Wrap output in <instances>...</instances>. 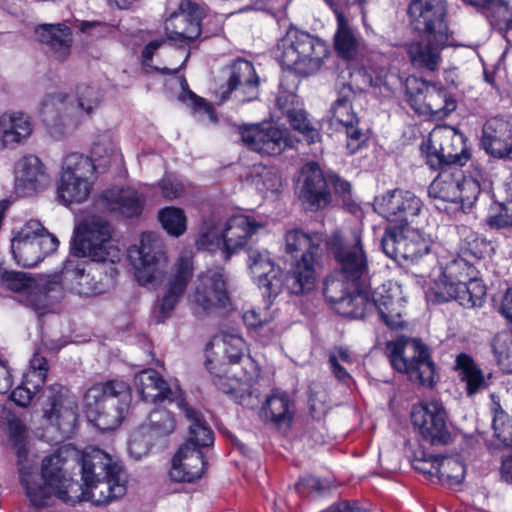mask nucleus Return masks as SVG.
<instances>
[{
  "label": "nucleus",
  "instance_id": "2",
  "mask_svg": "<svg viewBox=\"0 0 512 512\" xmlns=\"http://www.w3.org/2000/svg\"><path fill=\"white\" fill-rule=\"evenodd\" d=\"M71 251L73 257L64 263L60 277L53 278L60 284V290L52 293L56 299L65 284H70L74 292L84 296L102 294L113 286L117 275L115 267L102 278V267H90L87 271V262L79 259L88 257L94 262L113 265L121 260L123 252L112 238V227L106 220L93 216L81 223L75 229Z\"/></svg>",
  "mask_w": 512,
  "mask_h": 512
},
{
  "label": "nucleus",
  "instance_id": "3",
  "mask_svg": "<svg viewBox=\"0 0 512 512\" xmlns=\"http://www.w3.org/2000/svg\"><path fill=\"white\" fill-rule=\"evenodd\" d=\"M338 265L339 271L328 276L324 282V296L328 302L345 306L354 286L358 281L369 276L367 255L362 244L359 228L347 234L334 233L327 243Z\"/></svg>",
  "mask_w": 512,
  "mask_h": 512
},
{
  "label": "nucleus",
  "instance_id": "55",
  "mask_svg": "<svg viewBox=\"0 0 512 512\" xmlns=\"http://www.w3.org/2000/svg\"><path fill=\"white\" fill-rule=\"evenodd\" d=\"M492 427L495 437L505 446L512 444V419L501 408L494 411Z\"/></svg>",
  "mask_w": 512,
  "mask_h": 512
},
{
  "label": "nucleus",
  "instance_id": "22",
  "mask_svg": "<svg viewBox=\"0 0 512 512\" xmlns=\"http://www.w3.org/2000/svg\"><path fill=\"white\" fill-rule=\"evenodd\" d=\"M411 420L422 438L431 444H445L450 434L447 428V413L441 402L424 401L413 407Z\"/></svg>",
  "mask_w": 512,
  "mask_h": 512
},
{
  "label": "nucleus",
  "instance_id": "36",
  "mask_svg": "<svg viewBox=\"0 0 512 512\" xmlns=\"http://www.w3.org/2000/svg\"><path fill=\"white\" fill-rule=\"evenodd\" d=\"M101 202L107 210L133 218L141 215L145 195L133 187H113L102 194Z\"/></svg>",
  "mask_w": 512,
  "mask_h": 512
},
{
  "label": "nucleus",
  "instance_id": "6",
  "mask_svg": "<svg viewBox=\"0 0 512 512\" xmlns=\"http://www.w3.org/2000/svg\"><path fill=\"white\" fill-rule=\"evenodd\" d=\"M130 386L122 380H110L91 386L83 398L89 422L101 431L116 429L124 420L131 404Z\"/></svg>",
  "mask_w": 512,
  "mask_h": 512
},
{
  "label": "nucleus",
  "instance_id": "33",
  "mask_svg": "<svg viewBox=\"0 0 512 512\" xmlns=\"http://www.w3.org/2000/svg\"><path fill=\"white\" fill-rule=\"evenodd\" d=\"M206 462L200 449L183 444L172 460L169 476L176 482H193L202 477Z\"/></svg>",
  "mask_w": 512,
  "mask_h": 512
},
{
  "label": "nucleus",
  "instance_id": "38",
  "mask_svg": "<svg viewBox=\"0 0 512 512\" xmlns=\"http://www.w3.org/2000/svg\"><path fill=\"white\" fill-rule=\"evenodd\" d=\"M47 371V360L39 354H34L30 360L29 369L24 374L22 383L11 393L12 401L19 406H27L36 391L45 383Z\"/></svg>",
  "mask_w": 512,
  "mask_h": 512
},
{
  "label": "nucleus",
  "instance_id": "5",
  "mask_svg": "<svg viewBox=\"0 0 512 512\" xmlns=\"http://www.w3.org/2000/svg\"><path fill=\"white\" fill-rule=\"evenodd\" d=\"M266 223L245 214L223 218L213 214L201 225L196 246L209 252L221 251L225 258L239 252Z\"/></svg>",
  "mask_w": 512,
  "mask_h": 512
},
{
  "label": "nucleus",
  "instance_id": "35",
  "mask_svg": "<svg viewBox=\"0 0 512 512\" xmlns=\"http://www.w3.org/2000/svg\"><path fill=\"white\" fill-rule=\"evenodd\" d=\"M247 266L253 281L259 287L267 289L271 295L280 292L282 282L278 277L279 269L275 267L268 251L249 249Z\"/></svg>",
  "mask_w": 512,
  "mask_h": 512
},
{
  "label": "nucleus",
  "instance_id": "28",
  "mask_svg": "<svg viewBox=\"0 0 512 512\" xmlns=\"http://www.w3.org/2000/svg\"><path fill=\"white\" fill-rule=\"evenodd\" d=\"M134 386L145 402H175L178 407L179 400L183 399L180 387L177 384L168 386L158 372L153 369L142 370L136 374Z\"/></svg>",
  "mask_w": 512,
  "mask_h": 512
},
{
  "label": "nucleus",
  "instance_id": "47",
  "mask_svg": "<svg viewBox=\"0 0 512 512\" xmlns=\"http://www.w3.org/2000/svg\"><path fill=\"white\" fill-rule=\"evenodd\" d=\"M285 242L286 251L288 253L302 251V254L321 255V246L324 242V238L320 233L310 235L302 230L294 229L287 232Z\"/></svg>",
  "mask_w": 512,
  "mask_h": 512
},
{
  "label": "nucleus",
  "instance_id": "7",
  "mask_svg": "<svg viewBox=\"0 0 512 512\" xmlns=\"http://www.w3.org/2000/svg\"><path fill=\"white\" fill-rule=\"evenodd\" d=\"M100 101L95 87L81 84L76 90V99L64 92L48 95L42 104V117L50 136L56 140L63 138L77 123L72 119L82 113L91 114Z\"/></svg>",
  "mask_w": 512,
  "mask_h": 512
},
{
  "label": "nucleus",
  "instance_id": "30",
  "mask_svg": "<svg viewBox=\"0 0 512 512\" xmlns=\"http://www.w3.org/2000/svg\"><path fill=\"white\" fill-rule=\"evenodd\" d=\"M481 144L486 153L498 159H512V122L489 119L483 126Z\"/></svg>",
  "mask_w": 512,
  "mask_h": 512
},
{
  "label": "nucleus",
  "instance_id": "17",
  "mask_svg": "<svg viewBox=\"0 0 512 512\" xmlns=\"http://www.w3.org/2000/svg\"><path fill=\"white\" fill-rule=\"evenodd\" d=\"M229 300L226 278L222 268L209 269L200 274L194 289L188 295L193 313L202 316L225 306Z\"/></svg>",
  "mask_w": 512,
  "mask_h": 512
},
{
  "label": "nucleus",
  "instance_id": "58",
  "mask_svg": "<svg viewBox=\"0 0 512 512\" xmlns=\"http://www.w3.org/2000/svg\"><path fill=\"white\" fill-rule=\"evenodd\" d=\"M8 430L11 440L14 442L15 445L22 446L25 438H26V427L22 424V422L18 419H12L9 421L8 424ZM24 454V449L22 447H19L18 449V458H19V467H21V464H24L22 462V456Z\"/></svg>",
  "mask_w": 512,
  "mask_h": 512
},
{
  "label": "nucleus",
  "instance_id": "46",
  "mask_svg": "<svg viewBox=\"0 0 512 512\" xmlns=\"http://www.w3.org/2000/svg\"><path fill=\"white\" fill-rule=\"evenodd\" d=\"M90 158L95 164L96 169L106 168L111 164H120L122 154L120 152L118 141L110 133H104L97 136L91 148Z\"/></svg>",
  "mask_w": 512,
  "mask_h": 512
},
{
  "label": "nucleus",
  "instance_id": "62",
  "mask_svg": "<svg viewBox=\"0 0 512 512\" xmlns=\"http://www.w3.org/2000/svg\"><path fill=\"white\" fill-rule=\"evenodd\" d=\"M243 321L249 328L261 327L267 320L254 309L247 310L243 313Z\"/></svg>",
  "mask_w": 512,
  "mask_h": 512
},
{
  "label": "nucleus",
  "instance_id": "21",
  "mask_svg": "<svg viewBox=\"0 0 512 512\" xmlns=\"http://www.w3.org/2000/svg\"><path fill=\"white\" fill-rule=\"evenodd\" d=\"M408 21L419 34H451L446 22V0H411L407 7Z\"/></svg>",
  "mask_w": 512,
  "mask_h": 512
},
{
  "label": "nucleus",
  "instance_id": "27",
  "mask_svg": "<svg viewBox=\"0 0 512 512\" xmlns=\"http://www.w3.org/2000/svg\"><path fill=\"white\" fill-rule=\"evenodd\" d=\"M193 274L191 258L181 256L174 265L172 274L168 281V288L164 296L159 300L155 310L157 322H163L170 316L172 311L183 296L187 284Z\"/></svg>",
  "mask_w": 512,
  "mask_h": 512
},
{
  "label": "nucleus",
  "instance_id": "60",
  "mask_svg": "<svg viewBox=\"0 0 512 512\" xmlns=\"http://www.w3.org/2000/svg\"><path fill=\"white\" fill-rule=\"evenodd\" d=\"M110 27L100 22H82L80 30L83 33L90 34L95 38L103 37L110 32Z\"/></svg>",
  "mask_w": 512,
  "mask_h": 512
},
{
  "label": "nucleus",
  "instance_id": "51",
  "mask_svg": "<svg viewBox=\"0 0 512 512\" xmlns=\"http://www.w3.org/2000/svg\"><path fill=\"white\" fill-rule=\"evenodd\" d=\"M158 220L163 229L171 236L179 237L187 229L185 212L178 207H165L158 212Z\"/></svg>",
  "mask_w": 512,
  "mask_h": 512
},
{
  "label": "nucleus",
  "instance_id": "26",
  "mask_svg": "<svg viewBox=\"0 0 512 512\" xmlns=\"http://www.w3.org/2000/svg\"><path fill=\"white\" fill-rule=\"evenodd\" d=\"M224 73L227 78V89L221 94L225 101L235 91L239 102L256 99L259 94L260 79L252 62L238 58L226 66Z\"/></svg>",
  "mask_w": 512,
  "mask_h": 512
},
{
  "label": "nucleus",
  "instance_id": "29",
  "mask_svg": "<svg viewBox=\"0 0 512 512\" xmlns=\"http://www.w3.org/2000/svg\"><path fill=\"white\" fill-rule=\"evenodd\" d=\"M15 187L23 195L37 192L49 181L43 161L34 154L22 156L14 167Z\"/></svg>",
  "mask_w": 512,
  "mask_h": 512
},
{
  "label": "nucleus",
  "instance_id": "37",
  "mask_svg": "<svg viewBox=\"0 0 512 512\" xmlns=\"http://www.w3.org/2000/svg\"><path fill=\"white\" fill-rule=\"evenodd\" d=\"M482 13L512 44V4L506 0H462Z\"/></svg>",
  "mask_w": 512,
  "mask_h": 512
},
{
  "label": "nucleus",
  "instance_id": "19",
  "mask_svg": "<svg viewBox=\"0 0 512 512\" xmlns=\"http://www.w3.org/2000/svg\"><path fill=\"white\" fill-rule=\"evenodd\" d=\"M2 284L13 292L23 295L27 305L45 313L56 299L52 293L60 290V284L52 278H30L22 272H5Z\"/></svg>",
  "mask_w": 512,
  "mask_h": 512
},
{
  "label": "nucleus",
  "instance_id": "8",
  "mask_svg": "<svg viewBox=\"0 0 512 512\" xmlns=\"http://www.w3.org/2000/svg\"><path fill=\"white\" fill-rule=\"evenodd\" d=\"M436 169L440 172L429 186V196L457 204L463 212L471 209L480 192L491 185L485 171L477 165H472L467 174L452 166H437Z\"/></svg>",
  "mask_w": 512,
  "mask_h": 512
},
{
  "label": "nucleus",
  "instance_id": "53",
  "mask_svg": "<svg viewBox=\"0 0 512 512\" xmlns=\"http://www.w3.org/2000/svg\"><path fill=\"white\" fill-rule=\"evenodd\" d=\"M286 116L292 128L298 131L309 144L320 140L321 136L318 129L310 123L303 110L288 109Z\"/></svg>",
  "mask_w": 512,
  "mask_h": 512
},
{
  "label": "nucleus",
  "instance_id": "54",
  "mask_svg": "<svg viewBox=\"0 0 512 512\" xmlns=\"http://www.w3.org/2000/svg\"><path fill=\"white\" fill-rule=\"evenodd\" d=\"M149 427L159 436L172 433L175 429V419L171 412L165 408H157L149 415Z\"/></svg>",
  "mask_w": 512,
  "mask_h": 512
},
{
  "label": "nucleus",
  "instance_id": "1",
  "mask_svg": "<svg viewBox=\"0 0 512 512\" xmlns=\"http://www.w3.org/2000/svg\"><path fill=\"white\" fill-rule=\"evenodd\" d=\"M63 452L46 456L42 460L39 481L26 464L19 467L22 484L33 505L50 506L56 500L75 504L82 500L104 505L126 493L127 474L118 458L95 447L85 449L81 457L83 485L73 479L65 469Z\"/></svg>",
  "mask_w": 512,
  "mask_h": 512
},
{
  "label": "nucleus",
  "instance_id": "57",
  "mask_svg": "<svg viewBox=\"0 0 512 512\" xmlns=\"http://www.w3.org/2000/svg\"><path fill=\"white\" fill-rule=\"evenodd\" d=\"M180 85L182 92L179 95V99L181 101L191 105L195 110H203L208 114L212 112L211 106L203 98L198 97L188 89L187 81L184 78L180 80Z\"/></svg>",
  "mask_w": 512,
  "mask_h": 512
},
{
  "label": "nucleus",
  "instance_id": "41",
  "mask_svg": "<svg viewBox=\"0 0 512 512\" xmlns=\"http://www.w3.org/2000/svg\"><path fill=\"white\" fill-rule=\"evenodd\" d=\"M36 38L47 44L54 57L59 60L66 59L71 50V29L65 24H43L35 29Z\"/></svg>",
  "mask_w": 512,
  "mask_h": 512
},
{
  "label": "nucleus",
  "instance_id": "25",
  "mask_svg": "<svg viewBox=\"0 0 512 512\" xmlns=\"http://www.w3.org/2000/svg\"><path fill=\"white\" fill-rule=\"evenodd\" d=\"M423 203L413 192L395 189L375 199V211L394 223H408L419 215Z\"/></svg>",
  "mask_w": 512,
  "mask_h": 512
},
{
  "label": "nucleus",
  "instance_id": "10",
  "mask_svg": "<svg viewBox=\"0 0 512 512\" xmlns=\"http://www.w3.org/2000/svg\"><path fill=\"white\" fill-rule=\"evenodd\" d=\"M136 281L141 286H158L165 275L168 258L162 238L153 232L141 234L138 244L128 249Z\"/></svg>",
  "mask_w": 512,
  "mask_h": 512
},
{
  "label": "nucleus",
  "instance_id": "11",
  "mask_svg": "<svg viewBox=\"0 0 512 512\" xmlns=\"http://www.w3.org/2000/svg\"><path fill=\"white\" fill-rule=\"evenodd\" d=\"M95 170L90 157L78 152L67 154L62 161L57 186L59 200L65 205L88 200L94 185Z\"/></svg>",
  "mask_w": 512,
  "mask_h": 512
},
{
  "label": "nucleus",
  "instance_id": "61",
  "mask_svg": "<svg viewBox=\"0 0 512 512\" xmlns=\"http://www.w3.org/2000/svg\"><path fill=\"white\" fill-rule=\"evenodd\" d=\"M375 76L373 77L366 70L364 71L363 77L364 82L371 87H381L385 84L387 71L385 68H380L374 71Z\"/></svg>",
  "mask_w": 512,
  "mask_h": 512
},
{
  "label": "nucleus",
  "instance_id": "59",
  "mask_svg": "<svg viewBox=\"0 0 512 512\" xmlns=\"http://www.w3.org/2000/svg\"><path fill=\"white\" fill-rule=\"evenodd\" d=\"M160 188L163 197L168 200L176 199L180 197L184 192L183 185L176 179H172L170 177H165L161 180Z\"/></svg>",
  "mask_w": 512,
  "mask_h": 512
},
{
  "label": "nucleus",
  "instance_id": "34",
  "mask_svg": "<svg viewBox=\"0 0 512 512\" xmlns=\"http://www.w3.org/2000/svg\"><path fill=\"white\" fill-rule=\"evenodd\" d=\"M299 197L312 210L328 203L327 184L319 165L315 162L305 164L301 170Z\"/></svg>",
  "mask_w": 512,
  "mask_h": 512
},
{
  "label": "nucleus",
  "instance_id": "18",
  "mask_svg": "<svg viewBox=\"0 0 512 512\" xmlns=\"http://www.w3.org/2000/svg\"><path fill=\"white\" fill-rule=\"evenodd\" d=\"M431 240L408 225L387 229L381 240L383 252L391 259L416 262L430 251Z\"/></svg>",
  "mask_w": 512,
  "mask_h": 512
},
{
  "label": "nucleus",
  "instance_id": "64",
  "mask_svg": "<svg viewBox=\"0 0 512 512\" xmlns=\"http://www.w3.org/2000/svg\"><path fill=\"white\" fill-rule=\"evenodd\" d=\"M501 314L512 324V289L505 293L501 307Z\"/></svg>",
  "mask_w": 512,
  "mask_h": 512
},
{
  "label": "nucleus",
  "instance_id": "12",
  "mask_svg": "<svg viewBox=\"0 0 512 512\" xmlns=\"http://www.w3.org/2000/svg\"><path fill=\"white\" fill-rule=\"evenodd\" d=\"M43 418L50 424L57 435L51 438L61 442L74 432L78 419L77 399L69 390L53 384L47 387L39 398Z\"/></svg>",
  "mask_w": 512,
  "mask_h": 512
},
{
  "label": "nucleus",
  "instance_id": "56",
  "mask_svg": "<svg viewBox=\"0 0 512 512\" xmlns=\"http://www.w3.org/2000/svg\"><path fill=\"white\" fill-rule=\"evenodd\" d=\"M487 223L491 228H512V199L494 206Z\"/></svg>",
  "mask_w": 512,
  "mask_h": 512
},
{
  "label": "nucleus",
  "instance_id": "31",
  "mask_svg": "<svg viewBox=\"0 0 512 512\" xmlns=\"http://www.w3.org/2000/svg\"><path fill=\"white\" fill-rule=\"evenodd\" d=\"M405 299L397 284L382 285L376 290V307L380 318L390 329H402L404 320Z\"/></svg>",
  "mask_w": 512,
  "mask_h": 512
},
{
  "label": "nucleus",
  "instance_id": "14",
  "mask_svg": "<svg viewBox=\"0 0 512 512\" xmlns=\"http://www.w3.org/2000/svg\"><path fill=\"white\" fill-rule=\"evenodd\" d=\"M59 241L37 220H29L11 242L13 256L25 268L36 266L44 257L58 248Z\"/></svg>",
  "mask_w": 512,
  "mask_h": 512
},
{
  "label": "nucleus",
  "instance_id": "16",
  "mask_svg": "<svg viewBox=\"0 0 512 512\" xmlns=\"http://www.w3.org/2000/svg\"><path fill=\"white\" fill-rule=\"evenodd\" d=\"M470 158L465 136L451 126H436L430 133L427 146V164L463 166Z\"/></svg>",
  "mask_w": 512,
  "mask_h": 512
},
{
  "label": "nucleus",
  "instance_id": "15",
  "mask_svg": "<svg viewBox=\"0 0 512 512\" xmlns=\"http://www.w3.org/2000/svg\"><path fill=\"white\" fill-rule=\"evenodd\" d=\"M406 100L419 114L436 119L448 116L456 109V101L439 83H430L416 76L406 79Z\"/></svg>",
  "mask_w": 512,
  "mask_h": 512
},
{
  "label": "nucleus",
  "instance_id": "44",
  "mask_svg": "<svg viewBox=\"0 0 512 512\" xmlns=\"http://www.w3.org/2000/svg\"><path fill=\"white\" fill-rule=\"evenodd\" d=\"M421 471L432 477H437L448 485H457L463 481L466 468L459 457L435 456L431 460V467L422 468Z\"/></svg>",
  "mask_w": 512,
  "mask_h": 512
},
{
  "label": "nucleus",
  "instance_id": "50",
  "mask_svg": "<svg viewBox=\"0 0 512 512\" xmlns=\"http://www.w3.org/2000/svg\"><path fill=\"white\" fill-rule=\"evenodd\" d=\"M224 356L230 363H238L248 351L247 344L240 331L233 327H225L217 338Z\"/></svg>",
  "mask_w": 512,
  "mask_h": 512
},
{
  "label": "nucleus",
  "instance_id": "13",
  "mask_svg": "<svg viewBox=\"0 0 512 512\" xmlns=\"http://www.w3.org/2000/svg\"><path fill=\"white\" fill-rule=\"evenodd\" d=\"M392 367L425 386L434 384L435 369L428 348L417 339L389 343Z\"/></svg>",
  "mask_w": 512,
  "mask_h": 512
},
{
  "label": "nucleus",
  "instance_id": "4",
  "mask_svg": "<svg viewBox=\"0 0 512 512\" xmlns=\"http://www.w3.org/2000/svg\"><path fill=\"white\" fill-rule=\"evenodd\" d=\"M430 277L426 291L430 301L455 300L464 308L481 307L485 301L486 287L478 278V271L463 258H455L433 270Z\"/></svg>",
  "mask_w": 512,
  "mask_h": 512
},
{
  "label": "nucleus",
  "instance_id": "40",
  "mask_svg": "<svg viewBox=\"0 0 512 512\" xmlns=\"http://www.w3.org/2000/svg\"><path fill=\"white\" fill-rule=\"evenodd\" d=\"M1 116L8 148L24 145L34 132L32 117L17 110L6 111Z\"/></svg>",
  "mask_w": 512,
  "mask_h": 512
},
{
  "label": "nucleus",
  "instance_id": "52",
  "mask_svg": "<svg viewBox=\"0 0 512 512\" xmlns=\"http://www.w3.org/2000/svg\"><path fill=\"white\" fill-rule=\"evenodd\" d=\"M492 350L500 369L512 374V333L501 331L496 334L492 341Z\"/></svg>",
  "mask_w": 512,
  "mask_h": 512
},
{
  "label": "nucleus",
  "instance_id": "9",
  "mask_svg": "<svg viewBox=\"0 0 512 512\" xmlns=\"http://www.w3.org/2000/svg\"><path fill=\"white\" fill-rule=\"evenodd\" d=\"M328 55L325 41L295 27L287 30L274 50V57L282 67L300 75L318 71Z\"/></svg>",
  "mask_w": 512,
  "mask_h": 512
},
{
  "label": "nucleus",
  "instance_id": "43",
  "mask_svg": "<svg viewBox=\"0 0 512 512\" xmlns=\"http://www.w3.org/2000/svg\"><path fill=\"white\" fill-rule=\"evenodd\" d=\"M336 19L337 28L333 37L334 49L340 58L353 60L360 51L361 39L343 13H337Z\"/></svg>",
  "mask_w": 512,
  "mask_h": 512
},
{
  "label": "nucleus",
  "instance_id": "32",
  "mask_svg": "<svg viewBox=\"0 0 512 512\" xmlns=\"http://www.w3.org/2000/svg\"><path fill=\"white\" fill-rule=\"evenodd\" d=\"M332 121L342 125L346 134V150L355 154L366 142L367 137L358 127L359 119L348 97L338 98L331 107Z\"/></svg>",
  "mask_w": 512,
  "mask_h": 512
},
{
  "label": "nucleus",
  "instance_id": "49",
  "mask_svg": "<svg viewBox=\"0 0 512 512\" xmlns=\"http://www.w3.org/2000/svg\"><path fill=\"white\" fill-rule=\"evenodd\" d=\"M455 368L461 380L466 383L468 394H474L485 386L484 375L471 356L464 353L458 355Z\"/></svg>",
  "mask_w": 512,
  "mask_h": 512
},
{
  "label": "nucleus",
  "instance_id": "39",
  "mask_svg": "<svg viewBox=\"0 0 512 512\" xmlns=\"http://www.w3.org/2000/svg\"><path fill=\"white\" fill-rule=\"evenodd\" d=\"M320 255L302 254L286 276V286L295 295L307 293L315 288L317 281V258Z\"/></svg>",
  "mask_w": 512,
  "mask_h": 512
},
{
  "label": "nucleus",
  "instance_id": "45",
  "mask_svg": "<svg viewBox=\"0 0 512 512\" xmlns=\"http://www.w3.org/2000/svg\"><path fill=\"white\" fill-rule=\"evenodd\" d=\"M178 408L181 409L189 424V437L186 443L190 446L200 448L210 446L214 442V435L211 429L204 423L201 415L188 406L184 399L178 402Z\"/></svg>",
  "mask_w": 512,
  "mask_h": 512
},
{
  "label": "nucleus",
  "instance_id": "20",
  "mask_svg": "<svg viewBox=\"0 0 512 512\" xmlns=\"http://www.w3.org/2000/svg\"><path fill=\"white\" fill-rule=\"evenodd\" d=\"M239 131L243 144L260 154L279 155L285 149L294 147L288 130L270 123L244 125Z\"/></svg>",
  "mask_w": 512,
  "mask_h": 512
},
{
  "label": "nucleus",
  "instance_id": "23",
  "mask_svg": "<svg viewBox=\"0 0 512 512\" xmlns=\"http://www.w3.org/2000/svg\"><path fill=\"white\" fill-rule=\"evenodd\" d=\"M421 39L405 44V50L412 66L418 70L435 72L442 64V50L453 45L451 34H420Z\"/></svg>",
  "mask_w": 512,
  "mask_h": 512
},
{
  "label": "nucleus",
  "instance_id": "48",
  "mask_svg": "<svg viewBox=\"0 0 512 512\" xmlns=\"http://www.w3.org/2000/svg\"><path fill=\"white\" fill-rule=\"evenodd\" d=\"M261 415L276 424L289 422L292 419V411L287 393L274 390L266 398L261 409Z\"/></svg>",
  "mask_w": 512,
  "mask_h": 512
},
{
  "label": "nucleus",
  "instance_id": "42",
  "mask_svg": "<svg viewBox=\"0 0 512 512\" xmlns=\"http://www.w3.org/2000/svg\"><path fill=\"white\" fill-rule=\"evenodd\" d=\"M376 307V291L370 298L368 277L364 278L354 286L348 298L345 300V306L337 307L339 313L362 319L373 313Z\"/></svg>",
  "mask_w": 512,
  "mask_h": 512
},
{
  "label": "nucleus",
  "instance_id": "24",
  "mask_svg": "<svg viewBox=\"0 0 512 512\" xmlns=\"http://www.w3.org/2000/svg\"><path fill=\"white\" fill-rule=\"evenodd\" d=\"M202 10L194 3L183 2L179 10L165 21V33L175 46H189L201 34Z\"/></svg>",
  "mask_w": 512,
  "mask_h": 512
},
{
  "label": "nucleus",
  "instance_id": "63",
  "mask_svg": "<svg viewBox=\"0 0 512 512\" xmlns=\"http://www.w3.org/2000/svg\"><path fill=\"white\" fill-rule=\"evenodd\" d=\"M12 387V375L6 361L0 360V393H6Z\"/></svg>",
  "mask_w": 512,
  "mask_h": 512
}]
</instances>
